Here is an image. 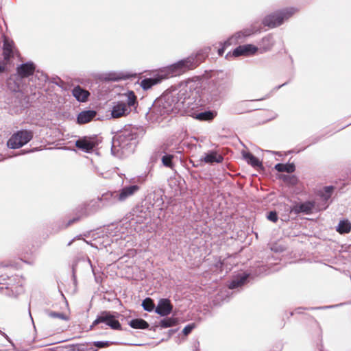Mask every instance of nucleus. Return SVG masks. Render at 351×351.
<instances>
[{"mask_svg": "<svg viewBox=\"0 0 351 351\" xmlns=\"http://www.w3.org/2000/svg\"><path fill=\"white\" fill-rule=\"evenodd\" d=\"M295 11V9L291 8L268 15L264 19L263 24L271 28L277 27L292 16Z\"/></svg>", "mask_w": 351, "mask_h": 351, "instance_id": "423d86ee", "label": "nucleus"}, {"mask_svg": "<svg viewBox=\"0 0 351 351\" xmlns=\"http://www.w3.org/2000/svg\"><path fill=\"white\" fill-rule=\"evenodd\" d=\"M71 244V241H70L69 243H68V245H70Z\"/></svg>", "mask_w": 351, "mask_h": 351, "instance_id": "a18cd8bd", "label": "nucleus"}, {"mask_svg": "<svg viewBox=\"0 0 351 351\" xmlns=\"http://www.w3.org/2000/svg\"><path fill=\"white\" fill-rule=\"evenodd\" d=\"M252 278V277L251 276V275H250L245 272H242V273L238 274L237 275H236L234 277V278L230 285H234V286L243 285L244 284L250 283L251 282L250 280Z\"/></svg>", "mask_w": 351, "mask_h": 351, "instance_id": "412c9836", "label": "nucleus"}, {"mask_svg": "<svg viewBox=\"0 0 351 351\" xmlns=\"http://www.w3.org/2000/svg\"><path fill=\"white\" fill-rule=\"evenodd\" d=\"M48 315L51 318H58L62 320H68L69 317L66 315L62 313H56L53 311H48Z\"/></svg>", "mask_w": 351, "mask_h": 351, "instance_id": "2f4dec72", "label": "nucleus"}, {"mask_svg": "<svg viewBox=\"0 0 351 351\" xmlns=\"http://www.w3.org/2000/svg\"><path fill=\"white\" fill-rule=\"evenodd\" d=\"M198 107L196 103H192L187 106L185 113L191 117H193L199 121H210L217 116V112L213 110H208L204 112H198L195 109Z\"/></svg>", "mask_w": 351, "mask_h": 351, "instance_id": "1a4fd4ad", "label": "nucleus"}, {"mask_svg": "<svg viewBox=\"0 0 351 351\" xmlns=\"http://www.w3.org/2000/svg\"><path fill=\"white\" fill-rule=\"evenodd\" d=\"M256 31L257 30L247 29H244L243 31L237 32L234 36H232V37L228 38L223 43H221V45H222V47L221 48L218 49V51H217L219 56H221L223 54L224 51L228 46L231 45L234 43H237L239 40V39H240L242 37L250 36L251 34H254Z\"/></svg>", "mask_w": 351, "mask_h": 351, "instance_id": "9b49d317", "label": "nucleus"}, {"mask_svg": "<svg viewBox=\"0 0 351 351\" xmlns=\"http://www.w3.org/2000/svg\"><path fill=\"white\" fill-rule=\"evenodd\" d=\"M257 51V47L252 45H241L237 47L232 53V56L238 57L240 56H249L254 54Z\"/></svg>", "mask_w": 351, "mask_h": 351, "instance_id": "dca6fc26", "label": "nucleus"}, {"mask_svg": "<svg viewBox=\"0 0 351 351\" xmlns=\"http://www.w3.org/2000/svg\"><path fill=\"white\" fill-rule=\"evenodd\" d=\"M123 97V100L114 103L111 112L113 118H119L128 114L131 112V108L135 107L137 104L136 96L132 90L125 93Z\"/></svg>", "mask_w": 351, "mask_h": 351, "instance_id": "20e7f679", "label": "nucleus"}, {"mask_svg": "<svg viewBox=\"0 0 351 351\" xmlns=\"http://www.w3.org/2000/svg\"><path fill=\"white\" fill-rule=\"evenodd\" d=\"M204 54H197L195 58L189 57L171 65L168 70L171 76L178 75L189 69H193L205 58Z\"/></svg>", "mask_w": 351, "mask_h": 351, "instance_id": "39448f33", "label": "nucleus"}, {"mask_svg": "<svg viewBox=\"0 0 351 351\" xmlns=\"http://www.w3.org/2000/svg\"><path fill=\"white\" fill-rule=\"evenodd\" d=\"M243 156L247 162L254 167L261 166V162L252 154L249 152H243Z\"/></svg>", "mask_w": 351, "mask_h": 351, "instance_id": "b1692460", "label": "nucleus"}, {"mask_svg": "<svg viewBox=\"0 0 351 351\" xmlns=\"http://www.w3.org/2000/svg\"><path fill=\"white\" fill-rule=\"evenodd\" d=\"M4 66L0 64V73H2L4 71Z\"/></svg>", "mask_w": 351, "mask_h": 351, "instance_id": "58836bf2", "label": "nucleus"}, {"mask_svg": "<svg viewBox=\"0 0 351 351\" xmlns=\"http://www.w3.org/2000/svg\"><path fill=\"white\" fill-rule=\"evenodd\" d=\"M314 209L317 210V207L316 205L315 202H305L302 204H298L295 206H293L291 208L290 212L294 213L295 214H299V213H305V214H310L312 213V211Z\"/></svg>", "mask_w": 351, "mask_h": 351, "instance_id": "f8f14e48", "label": "nucleus"}, {"mask_svg": "<svg viewBox=\"0 0 351 351\" xmlns=\"http://www.w3.org/2000/svg\"><path fill=\"white\" fill-rule=\"evenodd\" d=\"M274 168L278 172H287V173H293L295 169V167L294 164H293V163H288V164L278 163L275 165Z\"/></svg>", "mask_w": 351, "mask_h": 351, "instance_id": "393cba45", "label": "nucleus"}, {"mask_svg": "<svg viewBox=\"0 0 351 351\" xmlns=\"http://www.w3.org/2000/svg\"><path fill=\"white\" fill-rule=\"evenodd\" d=\"M174 156L172 154H165L162 157V163L166 167L172 169L173 167V159Z\"/></svg>", "mask_w": 351, "mask_h": 351, "instance_id": "c85d7f7f", "label": "nucleus"}, {"mask_svg": "<svg viewBox=\"0 0 351 351\" xmlns=\"http://www.w3.org/2000/svg\"><path fill=\"white\" fill-rule=\"evenodd\" d=\"M160 80L156 78L144 79L141 82V86L144 90L150 88L154 84L158 83Z\"/></svg>", "mask_w": 351, "mask_h": 351, "instance_id": "cd10ccee", "label": "nucleus"}, {"mask_svg": "<svg viewBox=\"0 0 351 351\" xmlns=\"http://www.w3.org/2000/svg\"><path fill=\"white\" fill-rule=\"evenodd\" d=\"M315 308H311V310H313V309H315ZM300 309H306V310H308L309 308L299 307V308H296V309H295V311H298V313H300V312H299V310H300Z\"/></svg>", "mask_w": 351, "mask_h": 351, "instance_id": "4c0bfd02", "label": "nucleus"}, {"mask_svg": "<svg viewBox=\"0 0 351 351\" xmlns=\"http://www.w3.org/2000/svg\"><path fill=\"white\" fill-rule=\"evenodd\" d=\"M280 179L291 185H295L298 182V178L295 176L282 175Z\"/></svg>", "mask_w": 351, "mask_h": 351, "instance_id": "7c9ffc66", "label": "nucleus"}, {"mask_svg": "<svg viewBox=\"0 0 351 351\" xmlns=\"http://www.w3.org/2000/svg\"><path fill=\"white\" fill-rule=\"evenodd\" d=\"M267 218L268 220H269V221H271L272 222H274V223L277 222L278 219V215H277L276 211H270L268 213V215L267 216Z\"/></svg>", "mask_w": 351, "mask_h": 351, "instance_id": "473e14b6", "label": "nucleus"}, {"mask_svg": "<svg viewBox=\"0 0 351 351\" xmlns=\"http://www.w3.org/2000/svg\"><path fill=\"white\" fill-rule=\"evenodd\" d=\"M3 54L4 59L6 61H9L11 58L14 56V55H19L18 51L14 49L13 41L10 40L7 38H5L3 40Z\"/></svg>", "mask_w": 351, "mask_h": 351, "instance_id": "ddd939ff", "label": "nucleus"}, {"mask_svg": "<svg viewBox=\"0 0 351 351\" xmlns=\"http://www.w3.org/2000/svg\"><path fill=\"white\" fill-rule=\"evenodd\" d=\"M88 263V264H89V265H90V261L88 260V263Z\"/></svg>", "mask_w": 351, "mask_h": 351, "instance_id": "c03bdc74", "label": "nucleus"}, {"mask_svg": "<svg viewBox=\"0 0 351 351\" xmlns=\"http://www.w3.org/2000/svg\"><path fill=\"white\" fill-rule=\"evenodd\" d=\"M173 310V306L168 299H161L156 308V313L160 316H167L169 315Z\"/></svg>", "mask_w": 351, "mask_h": 351, "instance_id": "4468645a", "label": "nucleus"}, {"mask_svg": "<svg viewBox=\"0 0 351 351\" xmlns=\"http://www.w3.org/2000/svg\"><path fill=\"white\" fill-rule=\"evenodd\" d=\"M137 138L136 130L134 128H126L116 135L112 143L111 151L114 155H117L120 152L123 153L135 143Z\"/></svg>", "mask_w": 351, "mask_h": 351, "instance_id": "f03ea898", "label": "nucleus"}, {"mask_svg": "<svg viewBox=\"0 0 351 351\" xmlns=\"http://www.w3.org/2000/svg\"><path fill=\"white\" fill-rule=\"evenodd\" d=\"M94 345L99 348H102L108 347L110 345V343L108 341H96L94 343Z\"/></svg>", "mask_w": 351, "mask_h": 351, "instance_id": "f704fd0d", "label": "nucleus"}, {"mask_svg": "<svg viewBox=\"0 0 351 351\" xmlns=\"http://www.w3.org/2000/svg\"><path fill=\"white\" fill-rule=\"evenodd\" d=\"M73 274H75V268L74 267H73Z\"/></svg>", "mask_w": 351, "mask_h": 351, "instance_id": "79ce46f5", "label": "nucleus"}, {"mask_svg": "<svg viewBox=\"0 0 351 351\" xmlns=\"http://www.w3.org/2000/svg\"><path fill=\"white\" fill-rule=\"evenodd\" d=\"M129 324L134 329H147L149 328V324L143 319H132Z\"/></svg>", "mask_w": 351, "mask_h": 351, "instance_id": "5701e85b", "label": "nucleus"}, {"mask_svg": "<svg viewBox=\"0 0 351 351\" xmlns=\"http://www.w3.org/2000/svg\"><path fill=\"white\" fill-rule=\"evenodd\" d=\"M121 77H114V78H112V80H117L121 79Z\"/></svg>", "mask_w": 351, "mask_h": 351, "instance_id": "a19ab883", "label": "nucleus"}, {"mask_svg": "<svg viewBox=\"0 0 351 351\" xmlns=\"http://www.w3.org/2000/svg\"><path fill=\"white\" fill-rule=\"evenodd\" d=\"M351 230V224L348 220L340 221L338 226L337 227V231L341 234H345L350 232Z\"/></svg>", "mask_w": 351, "mask_h": 351, "instance_id": "a878e982", "label": "nucleus"}, {"mask_svg": "<svg viewBox=\"0 0 351 351\" xmlns=\"http://www.w3.org/2000/svg\"><path fill=\"white\" fill-rule=\"evenodd\" d=\"M35 66L32 62L22 64L17 68V73L21 77H27L33 74Z\"/></svg>", "mask_w": 351, "mask_h": 351, "instance_id": "a211bd4d", "label": "nucleus"}, {"mask_svg": "<svg viewBox=\"0 0 351 351\" xmlns=\"http://www.w3.org/2000/svg\"><path fill=\"white\" fill-rule=\"evenodd\" d=\"M271 39V37L268 36H266L263 39V42H265V41H267V42H269Z\"/></svg>", "mask_w": 351, "mask_h": 351, "instance_id": "e433bc0d", "label": "nucleus"}, {"mask_svg": "<svg viewBox=\"0 0 351 351\" xmlns=\"http://www.w3.org/2000/svg\"><path fill=\"white\" fill-rule=\"evenodd\" d=\"M223 160V156L217 154L216 152L206 153L204 156L200 159L202 162H204L208 164H213L214 162L220 163Z\"/></svg>", "mask_w": 351, "mask_h": 351, "instance_id": "6ab92c4d", "label": "nucleus"}, {"mask_svg": "<svg viewBox=\"0 0 351 351\" xmlns=\"http://www.w3.org/2000/svg\"><path fill=\"white\" fill-rule=\"evenodd\" d=\"M195 327V324H189L187 326H186L183 330H182V332L183 334L186 336L188 335L189 334H190L191 332V331L193 330V329Z\"/></svg>", "mask_w": 351, "mask_h": 351, "instance_id": "72a5a7b5", "label": "nucleus"}, {"mask_svg": "<svg viewBox=\"0 0 351 351\" xmlns=\"http://www.w3.org/2000/svg\"><path fill=\"white\" fill-rule=\"evenodd\" d=\"M31 130H22L14 133L8 141V146L11 149H18L29 142L33 138Z\"/></svg>", "mask_w": 351, "mask_h": 351, "instance_id": "0eeeda50", "label": "nucleus"}, {"mask_svg": "<svg viewBox=\"0 0 351 351\" xmlns=\"http://www.w3.org/2000/svg\"><path fill=\"white\" fill-rule=\"evenodd\" d=\"M142 306L145 311L149 312L152 311L155 306L154 301L149 298H147L143 301Z\"/></svg>", "mask_w": 351, "mask_h": 351, "instance_id": "c756f323", "label": "nucleus"}, {"mask_svg": "<svg viewBox=\"0 0 351 351\" xmlns=\"http://www.w3.org/2000/svg\"><path fill=\"white\" fill-rule=\"evenodd\" d=\"M75 146L80 149L88 152L95 147V143L91 138L85 136L76 141Z\"/></svg>", "mask_w": 351, "mask_h": 351, "instance_id": "2eb2a0df", "label": "nucleus"}, {"mask_svg": "<svg viewBox=\"0 0 351 351\" xmlns=\"http://www.w3.org/2000/svg\"><path fill=\"white\" fill-rule=\"evenodd\" d=\"M97 113L95 110H89L81 112L77 118V123L80 124H85L93 120Z\"/></svg>", "mask_w": 351, "mask_h": 351, "instance_id": "aec40b11", "label": "nucleus"}, {"mask_svg": "<svg viewBox=\"0 0 351 351\" xmlns=\"http://www.w3.org/2000/svg\"><path fill=\"white\" fill-rule=\"evenodd\" d=\"M230 289H233L235 287H233V286H231V287H228Z\"/></svg>", "mask_w": 351, "mask_h": 351, "instance_id": "37998d69", "label": "nucleus"}, {"mask_svg": "<svg viewBox=\"0 0 351 351\" xmlns=\"http://www.w3.org/2000/svg\"><path fill=\"white\" fill-rule=\"evenodd\" d=\"M42 77L43 78V80L46 81L47 77L45 75H43V74H42Z\"/></svg>", "mask_w": 351, "mask_h": 351, "instance_id": "ea45409f", "label": "nucleus"}, {"mask_svg": "<svg viewBox=\"0 0 351 351\" xmlns=\"http://www.w3.org/2000/svg\"><path fill=\"white\" fill-rule=\"evenodd\" d=\"M178 320L175 317H167L160 322V326L162 328H168L177 325Z\"/></svg>", "mask_w": 351, "mask_h": 351, "instance_id": "bb28decb", "label": "nucleus"}, {"mask_svg": "<svg viewBox=\"0 0 351 351\" xmlns=\"http://www.w3.org/2000/svg\"><path fill=\"white\" fill-rule=\"evenodd\" d=\"M104 323L113 330H121V325L119 320L108 311H102L97 319L93 322L90 328Z\"/></svg>", "mask_w": 351, "mask_h": 351, "instance_id": "6e6552de", "label": "nucleus"}, {"mask_svg": "<svg viewBox=\"0 0 351 351\" xmlns=\"http://www.w3.org/2000/svg\"><path fill=\"white\" fill-rule=\"evenodd\" d=\"M333 189H334L333 186H326L324 188V189L322 191H321L319 192V196H320L321 200L322 202H324V203L322 204V205H319V204L317 205V210H324L328 207L327 202L330 198V197L332 194V192H333Z\"/></svg>", "mask_w": 351, "mask_h": 351, "instance_id": "f3484780", "label": "nucleus"}, {"mask_svg": "<svg viewBox=\"0 0 351 351\" xmlns=\"http://www.w3.org/2000/svg\"><path fill=\"white\" fill-rule=\"evenodd\" d=\"M117 267V274L122 278L138 280L143 279L145 276L144 272L138 266L134 265V260L127 256L119 258Z\"/></svg>", "mask_w": 351, "mask_h": 351, "instance_id": "7ed1b4c3", "label": "nucleus"}, {"mask_svg": "<svg viewBox=\"0 0 351 351\" xmlns=\"http://www.w3.org/2000/svg\"><path fill=\"white\" fill-rule=\"evenodd\" d=\"M62 351H75V348L73 346L69 347H64L62 348Z\"/></svg>", "mask_w": 351, "mask_h": 351, "instance_id": "c9c22d12", "label": "nucleus"}, {"mask_svg": "<svg viewBox=\"0 0 351 351\" xmlns=\"http://www.w3.org/2000/svg\"><path fill=\"white\" fill-rule=\"evenodd\" d=\"M73 97L80 102H84L87 100L90 93L88 91L83 89L80 86H77L72 91Z\"/></svg>", "mask_w": 351, "mask_h": 351, "instance_id": "4be33fe9", "label": "nucleus"}, {"mask_svg": "<svg viewBox=\"0 0 351 351\" xmlns=\"http://www.w3.org/2000/svg\"><path fill=\"white\" fill-rule=\"evenodd\" d=\"M139 186L138 185H130L123 187L118 191H114L110 193V196L112 199L113 203L118 202H124L128 198L135 194L138 190Z\"/></svg>", "mask_w": 351, "mask_h": 351, "instance_id": "9d476101", "label": "nucleus"}, {"mask_svg": "<svg viewBox=\"0 0 351 351\" xmlns=\"http://www.w3.org/2000/svg\"><path fill=\"white\" fill-rule=\"evenodd\" d=\"M190 98H182L176 93H166L160 97L153 106L152 112L157 116L165 117L170 113L185 112L191 104Z\"/></svg>", "mask_w": 351, "mask_h": 351, "instance_id": "f257e3e1", "label": "nucleus"}]
</instances>
